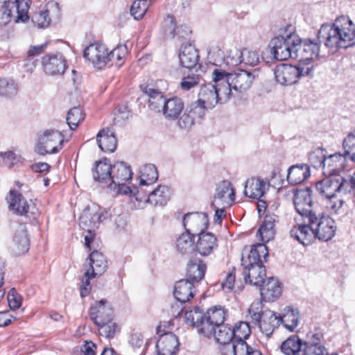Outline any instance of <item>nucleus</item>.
I'll use <instances>...</instances> for the list:
<instances>
[{"mask_svg":"<svg viewBox=\"0 0 355 355\" xmlns=\"http://www.w3.org/2000/svg\"><path fill=\"white\" fill-rule=\"evenodd\" d=\"M317 40L318 42L299 37L294 59L300 64H311L308 62L318 56L320 44L331 52L351 46L355 40V26L349 17L341 16L333 24H323L318 31Z\"/></svg>","mask_w":355,"mask_h":355,"instance_id":"nucleus-1","label":"nucleus"},{"mask_svg":"<svg viewBox=\"0 0 355 355\" xmlns=\"http://www.w3.org/2000/svg\"><path fill=\"white\" fill-rule=\"evenodd\" d=\"M299 36L292 25L287 26L284 32L272 38L269 44L271 54L277 60L283 61L293 58L295 53L296 42Z\"/></svg>","mask_w":355,"mask_h":355,"instance_id":"nucleus-2","label":"nucleus"},{"mask_svg":"<svg viewBox=\"0 0 355 355\" xmlns=\"http://www.w3.org/2000/svg\"><path fill=\"white\" fill-rule=\"evenodd\" d=\"M110 216L109 213L96 205L86 207L79 218V226L87 234L85 236V245L90 249V243L95 236V230L101 223Z\"/></svg>","mask_w":355,"mask_h":355,"instance_id":"nucleus-3","label":"nucleus"},{"mask_svg":"<svg viewBox=\"0 0 355 355\" xmlns=\"http://www.w3.org/2000/svg\"><path fill=\"white\" fill-rule=\"evenodd\" d=\"M313 65L309 64H281L275 67L274 74L277 83L288 86L296 83L301 77L311 75Z\"/></svg>","mask_w":355,"mask_h":355,"instance_id":"nucleus-4","label":"nucleus"},{"mask_svg":"<svg viewBox=\"0 0 355 355\" xmlns=\"http://www.w3.org/2000/svg\"><path fill=\"white\" fill-rule=\"evenodd\" d=\"M311 227L313 231L314 238L322 241L331 240L336 234V226L335 221L322 212L311 214L309 218Z\"/></svg>","mask_w":355,"mask_h":355,"instance_id":"nucleus-5","label":"nucleus"},{"mask_svg":"<svg viewBox=\"0 0 355 355\" xmlns=\"http://www.w3.org/2000/svg\"><path fill=\"white\" fill-rule=\"evenodd\" d=\"M64 137L60 131L47 130L40 137L35 151L40 155L55 154L62 148Z\"/></svg>","mask_w":355,"mask_h":355,"instance_id":"nucleus-6","label":"nucleus"},{"mask_svg":"<svg viewBox=\"0 0 355 355\" xmlns=\"http://www.w3.org/2000/svg\"><path fill=\"white\" fill-rule=\"evenodd\" d=\"M227 316V310L221 306H215L205 313V324L202 329V335L211 338L217 327L224 324Z\"/></svg>","mask_w":355,"mask_h":355,"instance_id":"nucleus-7","label":"nucleus"},{"mask_svg":"<svg viewBox=\"0 0 355 355\" xmlns=\"http://www.w3.org/2000/svg\"><path fill=\"white\" fill-rule=\"evenodd\" d=\"M294 193L293 204L297 212L300 215L305 218V219H309L311 214L317 213L315 210L312 209V191L310 187H306L304 189L297 188Z\"/></svg>","mask_w":355,"mask_h":355,"instance_id":"nucleus-8","label":"nucleus"},{"mask_svg":"<svg viewBox=\"0 0 355 355\" xmlns=\"http://www.w3.org/2000/svg\"><path fill=\"white\" fill-rule=\"evenodd\" d=\"M83 57L98 69H101L109 62L107 48L101 43L96 42L89 45L84 50Z\"/></svg>","mask_w":355,"mask_h":355,"instance_id":"nucleus-9","label":"nucleus"},{"mask_svg":"<svg viewBox=\"0 0 355 355\" xmlns=\"http://www.w3.org/2000/svg\"><path fill=\"white\" fill-rule=\"evenodd\" d=\"M213 81L216 92L218 94L219 103L227 102L233 89V85L230 83L228 73L221 69H215L213 71Z\"/></svg>","mask_w":355,"mask_h":355,"instance_id":"nucleus-10","label":"nucleus"},{"mask_svg":"<svg viewBox=\"0 0 355 355\" xmlns=\"http://www.w3.org/2000/svg\"><path fill=\"white\" fill-rule=\"evenodd\" d=\"M42 64L44 72L50 76L62 75L67 68V61L60 53L46 55L42 58Z\"/></svg>","mask_w":355,"mask_h":355,"instance_id":"nucleus-11","label":"nucleus"},{"mask_svg":"<svg viewBox=\"0 0 355 355\" xmlns=\"http://www.w3.org/2000/svg\"><path fill=\"white\" fill-rule=\"evenodd\" d=\"M208 223L207 215L202 212L188 213L183 218L185 232H189L194 236L199 232H205L208 227Z\"/></svg>","mask_w":355,"mask_h":355,"instance_id":"nucleus-12","label":"nucleus"},{"mask_svg":"<svg viewBox=\"0 0 355 355\" xmlns=\"http://www.w3.org/2000/svg\"><path fill=\"white\" fill-rule=\"evenodd\" d=\"M230 83L233 85V89L243 92L248 89L254 78L258 76V71L254 69L253 71L246 70H239L233 73H228Z\"/></svg>","mask_w":355,"mask_h":355,"instance_id":"nucleus-13","label":"nucleus"},{"mask_svg":"<svg viewBox=\"0 0 355 355\" xmlns=\"http://www.w3.org/2000/svg\"><path fill=\"white\" fill-rule=\"evenodd\" d=\"M30 240L25 225L19 224L15 230L12 241L10 245V250L15 256L25 254L29 250Z\"/></svg>","mask_w":355,"mask_h":355,"instance_id":"nucleus-14","label":"nucleus"},{"mask_svg":"<svg viewBox=\"0 0 355 355\" xmlns=\"http://www.w3.org/2000/svg\"><path fill=\"white\" fill-rule=\"evenodd\" d=\"M3 4L8 12L12 14L15 22H25L28 20L30 0H5Z\"/></svg>","mask_w":355,"mask_h":355,"instance_id":"nucleus-15","label":"nucleus"},{"mask_svg":"<svg viewBox=\"0 0 355 355\" xmlns=\"http://www.w3.org/2000/svg\"><path fill=\"white\" fill-rule=\"evenodd\" d=\"M198 236L195 249L200 256H210L218 249V239L214 234L211 232H199Z\"/></svg>","mask_w":355,"mask_h":355,"instance_id":"nucleus-16","label":"nucleus"},{"mask_svg":"<svg viewBox=\"0 0 355 355\" xmlns=\"http://www.w3.org/2000/svg\"><path fill=\"white\" fill-rule=\"evenodd\" d=\"M132 173L130 166L123 162H119L112 165V182L109 184L111 189L119 188L121 191L123 183L132 179Z\"/></svg>","mask_w":355,"mask_h":355,"instance_id":"nucleus-17","label":"nucleus"},{"mask_svg":"<svg viewBox=\"0 0 355 355\" xmlns=\"http://www.w3.org/2000/svg\"><path fill=\"white\" fill-rule=\"evenodd\" d=\"M141 92L148 97V107L156 112H161L166 101L163 94L153 85L143 84L140 85Z\"/></svg>","mask_w":355,"mask_h":355,"instance_id":"nucleus-18","label":"nucleus"},{"mask_svg":"<svg viewBox=\"0 0 355 355\" xmlns=\"http://www.w3.org/2000/svg\"><path fill=\"white\" fill-rule=\"evenodd\" d=\"M8 202L9 204V209L13 214L19 216H24L28 214L29 211V205L27 200L24 198L21 193L15 190H10L9 196L8 197ZM33 215L37 214L38 211H31Z\"/></svg>","mask_w":355,"mask_h":355,"instance_id":"nucleus-19","label":"nucleus"},{"mask_svg":"<svg viewBox=\"0 0 355 355\" xmlns=\"http://www.w3.org/2000/svg\"><path fill=\"white\" fill-rule=\"evenodd\" d=\"M106 304L107 301L101 300L91 306L89 315L95 324H103V322L113 318V310Z\"/></svg>","mask_w":355,"mask_h":355,"instance_id":"nucleus-20","label":"nucleus"},{"mask_svg":"<svg viewBox=\"0 0 355 355\" xmlns=\"http://www.w3.org/2000/svg\"><path fill=\"white\" fill-rule=\"evenodd\" d=\"M178 339L171 332L162 334L156 344L158 355H173L178 352Z\"/></svg>","mask_w":355,"mask_h":355,"instance_id":"nucleus-21","label":"nucleus"},{"mask_svg":"<svg viewBox=\"0 0 355 355\" xmlns=\"http://www.w3.org/2000/svg\"><path fill=\"white\" fill-rule=\"evenodd\" d=\"M112 165L110 159L105 158L95 162L92 168L93 178L96 182L109 186L112 182Z\"/></svg>","mask_w":355,"mask_h":355,"instance_id":"nucleus-22","label":"nucleus"},{"mask_svg":"<svg viewBox=\"0 0 355 355\" xmlns=\"http://www.w3.org/2000/svg\"><path fill=\"white\" fill-rule=\"evenodd\" d=\"M234 200L235 191L232 183L227 180L222 181L217 187L213 205L220 202L224 207H226L231 205Z\"/></svg>","mask_w":355,"mask_h":355,"instance_id":"nucleus-23","label":"nucleus"},{"mask_svg":"<svg viewBox=\"0 0 355 355\" xmlns=\"http://www.w3.org/2000/svg\"><path fill=\"white\" fill-rule=\"evenodd\" d=\"M207 270L206 263L200 258L191 259L187 266V279L193 283H198L202 280Z\"/></svg>","mask_w":355,"mask_h":355,"instance_id":"nucleus-24","label":"nucleus"},{"mask_svg":"<svg viewBox=\"0 0 355 355\" xmlns=\"http://www.w3.org/2000/svg\"><path fill=\"white\" fill-rule=\"evenodd\" d=\"M261 300L271 302L278 299L282 294V288L278 280L273 277L265 279V283L259 286Z\"/></svg>","mask_w":355,"mask_h":355,"instance_id":"nucleus-25","label":"nucleus"},{"mask_svg":"<svg viewBox=\"0 0 355 355\" xmlns=\"http://www.w3.org/2000/svg\"><path fill=\"white\" fill-rule=\"evenodd\" d=\"M268 189L266 182L260 178H251L245 182L244 194L251 198L259 199Z\"/></svg>","mask_w":355,"mask_h":355,"instance_id":"nucleus-26","label":"nucleus"},{"mask_svg":"<svg viewBox=\"0 0 355 355\" xmlns=\"http://www.w3.org/2000/svg\"><path fill=\"white\" fill-rule=\"evenodd\" d=\"M268 257V248L264 243H257L254 245L247 257L243 254L242 256L243 266H252L263 264V260L266 261Z\"/></svg>","mask_w":355,"mask_h":355,"instance_id":"nucleus-27","label":"nucleus"},{"mask_svg":"<svg viewBox=\"0 0 355 355\" xmlns=\"http://www.w3.org/2000/svg\"><path fill=\"white\" fill-rule=\"evenodd\" d=\"M99 148L105 153H113L117 146V139L114 131L110 128L101 130L96 135Z\"/></svg>","mask_w":355,"mask_h":355,"instance_id":"nucleus-28","label":"nucleus"},{"mask_svg":"<svg viewBox=\"0 0 355 355\" xmlns=\"http://www.w3.org/2000/svg\"><path fill=\"white\" fill-rule=\"evenodd\" d=\"M195 284L188 279L178 281L174 286L173 294L175 299L180 303L189 302L195 295Z\"/></svg>","mask_w":355,"mask_h":355,"instance_id":"nucleus-29","label":"nucleus"},{"mask_svg":"<svg viewBox=\"0 0 355 355\" xmlns=\"http://www.w3.org/2000/svg\"><path fill=\"white\" fill-rule=\"evenodd\" d=\"M327 176L316 184V189L322 196L333 199L339 193L338 175Z\"/></svg>","mask_w":355,"mask_h":355,"instance_id":"nucleus-30","label":"nucleus"},{"mask_svg":"<svg viewBox=\"0 0 355 355\" xmlns=\"http://www.w3.org/2000/svg\"><path fill=\"white\" fill-rule=\"evenodd\" d=\"M290 235L304 245L311 243L315 239L309 220L305 218L304 224L295 225L291 230Z\"/></svg>","mask_w":355,"mask_h":355,"instance_id":"nucleus-31","label":"nucleus"},{"mask_svg":"<svg viewBox=\"0 0 355 355\" xmlns=\"http://www.w3.org/2000/svg\"><path fill=\"white\" fill-rule=\"evenodd\" d=\"M243 266V275L246 283L257 286L265 283L266 274V268L263 264Z\"/></svg>","mask_w":355,"mask_h":355,"instance_id":"nucleus-32","label":"nucleus"},{"mask_svg":"<svg viewBox=\"0 0 355 355\" xmlns=\"http://www.w3.org/2000/svg\"><path fill=\"white\" fill-rule=\"evenodd\" d=\"M171 189L165 185H159L156 189L149 192L147 196L142 194L143 201L155 206H164L171 197Z\"/></svg>","mask_w":355,"mask_h":355,"instance_id":"nucleus-33","label":"nucleus"},{"mask_svg":"<svg viewBox=\"0 0 355 355\" xmlns=\"http://www.w3.org/2000/svg\"><path fill=\"white\" fill-rule=\"evenodd\" d=\"M277 216L267 214L261 224L257 236L263 243H267L274 238L275 234V225L277 222Z\"/></svg>","mask_w":355,"mask_h":355,"instance_id":"nucleus-34","label":"nucleus"},{"mask_svg":"<svg viewBox=\"0 0 355 355\" xmlns=\"http://www.w3.org/2000/svg\"><path fill=\"white\" fill-rule=\"evenodd\" d=\"M279 321L275 312L266 309L260 322H257L254 324L259 325L262 333L267 337H270L275 329L279 326Z\"/></svg>","mask_w":355,"mask_h":355,"instance_id":"nucleus-35","label":"nucleus"},{"mask_svg":"<svg viewBox=\"0 0 355 355\" xmlns=\"http://www.w3.org/2000/svg\"><path fill=\"white\" fill-rule=\"evenodd\" d=\"M310 176L309 166L305 164L293 165L288 169L287 181L296 185L303 182Z\"/></svg>","mask_w":355,"mask_h":355,"instance_id":"nucleus-36","label":"nucleus"},{"mask_svg":"<svg viewBox=\"0 0 355 355\" xmlns=\"http://www.w3.org/2000/svg\"><path fill=\"white\" fill-rule=\"evenodd\" d=\"M184 322L197 329L198 334H202V328L205 324V313L198 306H193L191 310H187L184 315Z\"/></svg>","mask_w":355,"mask_h":355,"instance_id":"nucleus-37","label":"nucleus"},{"mask_svg":"<svg viewBox=\"0 0 355 355\" xmlns=\"http://www.w3.org/2000/svg\"><path fill=\"white\" fill-rule=\"evenodd\" d=\"M184 107V105L181 98L173 97L166 99L161 112L166 119L174 120L180 116Z\"/></svg>","mask_w":355,"mask_h":355,"instance_id":"nucleus-38","label":"nucleus"},{"mask_svg":"<svg viewBox=\"0 0 355 355\" xmlns=\"http://www.w3.org/2000/svg\"><path fill=\"white\" fill-rule=\"evenodd\" d=\"M179 58L182 67L191 69L196 67L198 62V52L194 46L185 44L181 47Z\"/></svg>","mask_w":355,"mask_h":355,"instance_id":"nucleus-39","label":"nucleus"},{"mask_svg":"<svg viewBox=\"0 0 355 355\" xmlns=\"http://www.w3.org/2000/svg\"><path fill=\"white\" fill-rule=\"evenodd\" d=\"M198 100L207 105L209 109L219 103L218 94L216 93L214 84L202 85L199 91Z\"/></svg>","mask_w":355,"mask_h":355,"instance_id":"nucleus-40","label":"nucleus"},{"mask_svg":"<svg viewBox=\"0 0 355 355\" xmlns=\"http://www.w3.org/2000/svg\"><path fill=\"white\" fill-rule=\"evenodd\" d=\"M89 265L92 269L93 277L101 275L105 272L108 266L105 257L97 250L93 251L89 254Z\"/></svg>","mask_w":355,"mask_h":355,"instance_id":"nucleus-41","label":"nucleus"},{"mask_svg":"<svg viewBox=\"0 0 355 355\" xmlns=\"http://www.w3.org/2000/svg\"><path fill=\"white\" fill-rule=\"evenodd\" d=\"M345 157L343 154L335 153L325 157L323 173L326 175H338V172L343 168Z\"/></svg>","mask_w":355,"mask_h":355,"instance_id":"nucleus-42","label":"nucleus"},{"mask_svg":"<svg viewBox=\"0 0 355 355\" xmlns=\"http://www.w3.org/2000/svg\"><path fill=\"white\" fill-rule=\"evenodd\" d=\"M299 312L297 310L288 306L284 309L282 315H278L279 324H283L286 329L290 331H293L297 327L299 322Z\"/></svg>","mask_w":355,"mask_h":355,"instance_id":"nucleus-43","label":"nucleus"},{"mask_svg":"<svg viewBox=\"0 0 355 355\" xmlns=\"http://www.w3.org/2000/svg\"><path fill=\"white\" fill-rule=\"evenodd\" d=\"M165 35L168 37H174L178 35L179 37H185L191 33L189 27L187 26H181L175 27V19L173 16L168 15L164 19Z\"/></svg>","mask_w":355,"mask_h":355,"instance_id":"nucleus-44","label":"nucleus"},{"mask_svg":"<svg viewBox=\"0 0 355 355\" xmlns=\"http://www.w3.org/2000/svg\"><path fill=\"white\" fill-rule=\"evenodd\" d=\"M194 236L184 232L176 240V250L182 255L189 254L195 249Z\"/></svg>","mask_w":355,"mask_h":355,"instance_id":"nucleus-45","label":"nucleus"},{"mask_svg":"<svg viewBox=\"0 0 355 355\" xmlns=\"http://www.w3.org/2000/svg\"><path fill=\"white\" fill-rule=\"evenodd\" d=\"M303 346L304 343L297 336H292L282 343L281 350L286 355H297L303 352Z\"/></svg>","mask_w":355,"mask_h":355,"instance_id":"nucleus-46","label":"nucleus"},{"mask_svg":"<svg viewBox=\"0 0 355 355\" xmlns=\"http://www.w3.org/2000/svg\"><path fill=\"white\" fill-rule=\"evenodd\" d=\"M211 337L223 345H230L234 340V330L226 324H222L216 328Z\"/></svg>","mask_w":355,"mask_h":355,"instance_id":"nucleus-47","label":"nucleus"},{"mask_svg":"<svg viewBox=\"0 0 355 355\" xmlns=\"http://www.w3.org/2000/svg\"><path fill=\"white\" fill-rule=\"evenodd\" d=\"M157 179L158 172L154 164H146L141 168L139 175L141 186L150 185L155 182Z\"/></svg>","mask_w":355,"mask_h":355,"instance_id":"nucleus-48","label":"nucleus"},{"mask_svg":"<svg viewBox=\"0 0 355 355\" xmlns=\"http://www.w3.org/2000/svg\"><path fill=\"white\" fill-rule=\"evenodd\" d=\"M230 346L234 355H262L259 351L249 346L245 340H234Z\"/></svg>","mask_w":355,"mask_h":355,"instance_id":"nucleus-49","label":"nucleus"},{"mask_svg":"<svg viewBox=\"0 0 355 355\" xmlns=\"http://www.w3.org/2000/svg\"><path fill=\"white\" fill-rule=\"evenodd\" d=\"M84 119L82 109L80 107H73L70 109L67 115L66 121L71 130H75L79 123Z\"/></svg>","mask_w":355,"mask_h":355,"instance_id":"nucleus-50","label":"nucleus"},{"mask_svg":"<svg viewBox=\"0 0 355 355\" xmlns=\"http://www.w3.org/2000/svg\"><path fill=\"white\" fill-rule=\"evenodd\" d=\"M338 178L339 180V193H343L344 194L355 193V171L352 176H349L346 178L338 175Z\"/></svg>","mask_w":355,"mask_h":355,"instance_id":"nucleus-51","label":"nucleus"},{"mask_svg":"<svg viewBox=\"0 0 355 355\" xmlns=\"http://www.w3.org/2000/svg\"><path fill=\"white\" fill-rule=\"evenodd\" d=\"M51 23H57L61 18L62 12L59 3L49 1L43 8Z\"/></svg>","mask_w":355,"mask_h":355,"instance_id":"nucleus-52","label":"nucleus"},{"mask_svg":"<svg viewBox=\"0 0 355 355\" xmlns=\"http://www.w3.org/2000/svg\"><path fill=\"white\" fill-rule=\"evenodd\" d=\"M18 87L15 81L8 78L0 79V95L10 97L17 94Z\"/></svg>","mask_w":355,"mask_h":355,"instance_id":"nucleus-53","label":"nucleus"},{"mask_svg":"<svg viewBox=\"0 0 355 355\" xmlns=\"http://www.w3.org/2000/svg\"><path fill=\"white\" fill-rule=\"evenodd\" d=\"M149 7L147 0H137L134 1L130 8V14L135 19H141Z\"/></svg>","mask_w":355,"mask_h":355,"instance_id":"nucleus-54","label":"nucleus"},{"mask_svg":"<svg viewBox=\"0 0 355 355\" xmlns=\"http://www.w3.org/2000/svg\"><path fill=\"white\" fill-rule=\"evenodd\" d=\"M99 331V334L107 338H112L116 331L117 324L113 321V318L107 321L103 322V324H96Z\"/></svg>","mask_w":355,"mask_h":355,"instance_id":"nucleus-55","label":"nucleus"},{"mask_svg":"<svg viewBox=\"0 0 355 355\" xmlns=\"http://www.w3.org/2000/svg\"><path fill=\"white\" fill-rule=\"evenodd\" d=\"M264 313L262 301L259 300H254L248 309V314L254 323L260 322Z\"/></svg>","mask_w":355,"mask_h":355,"instance_id":"nucleus-56","label":"nucleus"},{"mask_svg":"<svg viewBox=\"0 0 355 355\" xmlns=\"http://www.w3.org/2000/svg\"><path fill=\"white\" fill-rule=\"evenodd\" d=\"M127 53L125 46H117L112 51L107 49V56H109V62L121 66L123 64V59Z\"/></svg>","mask_w":355,"mask_h":355,"instance_id":"nucleus-57","label":"nucleus"},{"mask_svg":"<svg viewBox=\"0 0 355 355\" xmlns=\"http://www.w3.org/2000/svg\"><path fill=\"white\" fill-rule=\"evenodd\" d=\"M242 51L234 48L227 51V55L223 58V62L226 65L235 67L242 63Z\"/></svg>","mask_w":355,"mask_h":355,"instance_id":"nucleus-58","label":"nucleus"},{"mask_svg":"<svg viewBox=\"0 0 355 355\" xmlns=\"http://www.w3.org/2000/svg\"><path fill=\"white\" fill-rule=\"evenodd\" d=\"M201 77L199 74L189 73L182 78L180 86L184 91H189L196 87L200 83Z\"/></svg>","mask_w":355,"mask_h":355,"instance_id":"nucleus-59","label":"nucleus"},{"mask_svg":"<svg viewBox=\"0 0 355 355\" xmlns=\"http://www.w3.org/2000/svg\"><path fill=\"white\" fill-rule=\"evenodd\" d=\"M326 155L323 150L317 149L309 155L311 165L315 168H322L325 165Z\"/></svg>","mask_w":355,"mask_h":355,"instance_id":"nucleus-60","label":"nucleus"},{"mask_svg":"<svg viewBox=\"0 0 355 355\" xmlns=\"http://www.w3.org/2000/svg\"><path fill=\"white\" fill-rule=\"evenodd\" d=\"M234 340H245L251 334L250 328L248 322H240L236 324L234 329Z\"/></svg>","mask_w":355,"mask_h":355,"instance_id":"nucleus-61","label":"nucleus"},{"mask_svg":"<svg viewBox=\"0 0 355 355\" xmlns=\"http://www.w3.org/2000/svg\"><path fill=\"white\" fill-rule=\"evenodd\" d=\"M209 109L207 105L197 101L191 103L187 107V111L189 112L193 119H201L205 114V110Z\"/></svg>","mask_w":355,"mask_h":355,"instance_id":"nucleus-62","label":"nucleus"},{"mask_svg":"<svg viewBox=\"0 0 355 355\" xmlns=\"http://www.w3.org/2000/svg\"><path fill=\"white\" fill-rule=\"evenodd\" d=\"M343 146L345 150L343 156L345 157L350 155V159L355 162V136L349 135L344 139Z\"/></svg>","mask_w":355,"mask_h":355,"instance_id":"nucleus-63","label":"nucleus"},{"mask_svg":"<svg viewBox=\"0 0 355 355\" xmlns=\"http://www.w3.org/2000/svg\"><path fill=\"white\" fill-rule=\"evenodd\" d=\"M304 347L302 355H325L327 353L324 345L304 343Z\"/></svg>","mask_w":355,"mask_h":355,"instance_id":"nucleus-64","label":"nucleus"}]
</instances>
